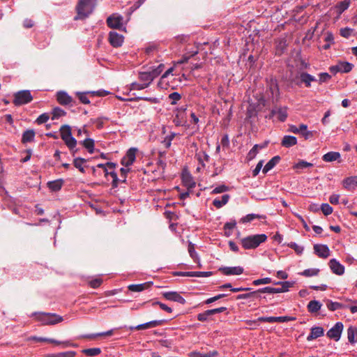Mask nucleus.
<instances>
[{
	"label": "nucleus",
	"mask_w": 357,
	"mask_h": 357,
	"mask_svg": "<svg viewBox=\"0 0 357 357\" xmlns=\"http://www.w3.org/2000/svg\"><path fill=\"white\" fill-rule=\"evenodd\" d=\"M319 269H318V268H308V269L304 270L301 273V275L305 277H312V276L317 275L319 274Z\"/></svg>",
	"instance_id": "51"
},
{
	"label": "nucleus",
	"mask_w": 357,
	"mask_h": 357,
	"mask_svg": "<svg viewBox=\"0 0 357 357\" xmlns=\"http://www.w3.org/2000/svg\"><path fill=\"white\" fill-rule=\"evenodd\" d=\"M313 248L314 253L320 258L326 259L330 255V250L326 245L315 244Z\"/></svg>",
	"instance_id": "13"
},
{
	"label": "nucleus",
	"mask_w": 357,
	"mask_h": 357,
	"mask_svg": "<svg viewBox=\"0 0 357 357\" xmlns=\"http://www.w3.org/2000/svg\"><path fill=\"white\" fill-rule=\"evenodd\" d=\"M300 79L302 83L305 84L306 87H310L311 82L317 81V79L308 74L307 73H302L300 75Z\"/></svg>",
	"instance_id": "27"
},
{
	"label": "nucleus",
	"mask_w": 357,
	"mask_h": 357,
	"mask_svg": "<svg viewBox=\"0 0 357 357\" xmlns=\"http://www.w3.org/2000/svg\"><path fill=\"white\" fill-rule=\"evenodd\" d=\"M181 96L177 92H173L169 95V99L171 100L172 105L176 104L177 101L181 100Z\"/></svg>",
	"instance_id": "58"
},
{
	"label": "nucleus",
	"mask_w": 357,
	"mask_h": 357,
	"mask_svg": "<svg viewBox=\"0 0 357 357\" xmlns=\"http://www.w3.org/2000/svg\"><path fill=\"white\" fill-rule=\"evenodd\" d=\"M163 297L171 301L177 302L181 304H184L185 300L176 291H167L162 294Z\"/></svg>",
	"instance_id": "15"
},
{
	"label": "nucleus",
	"mask_w": 357,
	"mask_h": 357,
	"mask_svg": "<svg viewBox=\"0 0 357 357\" xmlns=\"http://www.w3.org/2000/svg\"><path fill=\"white\" fill-rule=\"evenodd\" d=\"M219 271L225 275H238L243 273V268L241 266L221 267Z\"/></svg>",
	"instance_id": "14"
},
{
	"label": "nucleus",
	"mask_w": 357,
	"mask_h": 357,
	"mask_svg": "<svg viewBox=\"0 0 357 357\" xmlns=\"http://www.w3.org/2000/svg\"><path fill=\"white\" fill-rule=\"evenodd\" d=\"M287 245L293 249L297 255H301L304 250L303 246L298 245L294 242L287 243Z\"/></svg>",
	"instance_id": "53"
},
{
	"label": "nucleus",
	"mask_w": 357,
	"mask_h": 357,
	"mask_svg": "<svg viewBox=\"0 0 357 357\" xmlns=\"http://www.w3.org/2000/svg\"><path fill=\"white\" fill-rule=\"evenodd\" d=\"M354 67V65L347 61L339 62L337 64V70L340 73H349Z\"/></svg>",
	"instance_id": "31"
},
{
	"label": "nucleus",
	"mask_w": 357,
	"mask_h": 357,
	"mask_svg": "<svg viewBox=\"0 0 357 357\" xmlns=\"http://www.w3.org/2000/svg\"><path fill=\"white\" fill-rule=\"evenodd\" d=\"M93 0H79L76 6L77 15L75 20H83L89 17L93 10Z\"/></svg>",
	"instance_id": "3"
},
{
	"label": "nucleus",
	"mask_w": 357,
	"mask_h": 357,
	"mask_svg": "<svg viewBox=\"0 0 357 357\" xmlns=\"http://www.w3.org/2000/svg\"><path fill=\"white\" fill-rule=\"evenodd\" d=\"M112 335H113V330H109L106 332L100 333L97 334L84 335H82V337L91 339L98 336H110Z\"/></svg>",
	"instance_id": "49"
},
{
	"label": "nucleus",
	"mask_w": 357,
	"mask_h": 357,
	"mask_svg": "<svg viewBox=\"0 0 357 357\" xmlns=\"http://www.w3.org/2000/svg\"><path fill=\"white\" fill-rule=\"evenodd\" d=\"M36 132L33 129L26 130L22 135L21 142L22 144L33 142L35 140Z\"/></svg>",
	"instance_id": "20"
},
{
	"label": "nucleus",
	"mask_w": 357,
	"mask_h": 357,
	"mask_svg": "<svg viewBox=\"0 0 357 357\" xmlns=\"http://www.w3.org/2000/svg\"><path fill=\"white\" fill-rule=\"evenodd\" d=\"M344 188L348 190H354L357 188V176H349L342 181Z\"/></svg>",
	"instance_id": "18"
},
{
	"label": "nucleus",
	"mask_w": 357,
	"mask_h": 357,
	"mask_svg": "<svg viewBox=\"0 0 357 357\" xmlns=\"http://www.w3.org/2000/svg\"><path fill=\"white\" fill-rule=\"evenodd\" d=\"M65 144L67 146V147L70 151L73 156L75 155L76 153H77L78 149L76 148L77 142L75 137H73V135H70V137H67V139H62Z\"/></svg>",
	"instance_id": "19"
},
{
	"label": "nucleus",
	"mask_w": 357,
	"mask_h": 357,
	"mask_svg": "<svg viewBox=\"0 0 357 357\" xmlns=\"http://www.w3.org/2000/svg\"><path fill=\"white\" fill-rule=\"evenodd\" d=\"M108 40L113 47H119L123 45L124 37L121 34L112 31L109 33Z\"/></svg>",
	"instance_id": "10"
},
{
	"label": "nucleus",
	"mask_w": 357,
	"mask_h": 357,
	"mask_svg": "<svg viewBox=\"0 0 357 357\" xmlns=\"http://www.w3.org/2000/svg\"><path fill=\"white\" fill-rule=\"evenodd\" d=\"M275 284H280L282 287L280 288H275V293H283L289 291V289L294 285V282L285 281V282H275Z\"/></svg>",
	"instance_id": "30"
},
{
	"label": "nucleus",
	"mask_w": 357,
	"mask_h": 357,
	"mask_svg": "<svg viewBox=\"0 0 357 357\" xmlns=\"http://www.w3.org/2000/svg\"><path fill=\"white\" fill-rule=\"evenodd\" d=\"M343 327L342 322H337L335 326L327 332V336L331 339L338 341L340 339Z\"/></svg>",
	"instance_id": "8"
},
{
	"label": "nucleus",
	"mask_w": 357,
	"mask_h": 357,
	"mask_svg": "<svg viewBox=\"0 0 357 357\" xmlns=\"http://www.w3.org/2000/svg\"><path fill=\"white\" fill-rule=\"evenodd\" d=\"M134 162V147L128 149L127 155L121 159V165L125 167H128Z\"/></svg>",
	"instance_id": "21"
},
{
	"label": "nucleus",
	"mask_w": 357,
	"mask_h": 357,
	"mask_svg": "<svg viewBox=\"0 0 357 357\" xmlns=\"http://www.w3.org/2000/svg\"><path fill=\"white\" fill-rule=\"evenodd\" d=\"M212 316L209 310L204 311L202 313L197 314V319L200 321H206L208 320L209 317Z\"/></svg>",
	"instance_id": "57"
},
{
	"label": "nucleus",
	"mask_w": 357,
	"mask_h": 357,
	"mask_svg": "<svg viewBox=\"0 0 357 357\" xmlns=\"http://www.w3.org/2000/svg\"><path fill=\"white\" fill-rule=\"evenodd\" d=\"M56 100L61 105H73L75 101L66 92L60 91L56 93Z\"/></svg>",
	"instance_id": "11"
},
{
	"label": "nucleus",
	"mask_w": 357,
	"mask_h": 357,
	"mask_svg": "<svg viewBox=\"0 0 357 357\" xmlns=\"http://www.w3.org/2000/svg\"><path fill=\"white\" fill-rule=\"evenodd\" d=\"M321 306L322 305L319 301L313 300L308 303L307 308L309 312L316 313L321 309Z\"/></svg>",
	"instance_id": "33"
},
{
	"label": "nucleus",
	"mask_w": 357,
	"mask_h": 357,
	"mask_svg": "<svg viewBox=\"0 0 357 357\" xmlns=\"http://www.w3.org/2000/svg\"><path fill=\"white\" fill-rule=\"evenodd\" d=\"M297 144L296 137L291 135H285L281 142V145L286 148L291 147Z\"/></svg>",
	"instance_id": "25"
},
{
	"label": "nucleus",
	"mask_w": 357,
	"mask_h": 357,
	"mask_svg": "<svg viewBox=\"0 0 357 357\" xmlns=\"http://www.w3.org/2000/svg\"><path fill=\"white\" fill-rule=\"evenodd\" d=\"M87 93H91L90 92H77L76 95L78 97L79 101L83 104H89L90 100L89 98L87 97Z\"/></svg>",
	"instance_id": "48"
},
{
	"label": "nucleus",
	"mask_w": 357,
	"mask_h": 357,
	"mask_svg": "<svg viewBox=\"0 0 357 357\" xmlns=\"http://www.w3.org/2000/svg\"><path fill=\"white\" fill-rule=\"evenodd\" d=\"M324 41L326 44L323 45L322 48L327 50L331 48V45L335 43V38L332 32L327 31L325 34Z\"/></svg>",
	"instance_id": "28"
},
{
	"label": "nucleus",
	"mask_w": 357,
	"mask_h": 357,
	"mask_svg": "<svg viewBox=\"0 0 357 357\" xmlns=\"http://www.w3.org/2000/svg\"><path fill=\"white\" fill-rule=\"evenodd\" d=\"M348 340L351 344L357 342V328L355 326H350L347 329Z\"/></svg>",
	"instance_id": "32"
},
{
	"label": "nucleus",
	"mask_w": 357,
	"mask_h": 357,
	"mask_svg": "<svg viewBox=\"0 0 357 357\" xmlns=\"http://www.w3.org/2000/svg\"><path fill=\"white\" fill-rule=\"evenodd\" d=\"M321 209L325 215H328L333 213V208L328 204H322Z\"/></svg>",
	"instance_id": "62"
},
{
	"label": "nucleus",
	"mask_w": 357,
	"mask_h": 357,
	"mask_svg": "<svg viewBox=\"0 0 357 357\" xmlns=\"http://www.w3.org/2000/svg\"><path fill=\"white\" fill-rule=\"evenodd\" d=\"M109 175L112 178V186L116 188L118 186L119 179L118 178L117 174L114 171L108 172L107 176Z\"/></svg>",
	"instance_id": "63"
},
{
	"label": "nucleus",
	"mask_w": 357,
	"mask_h": 357,
	"mask_svg": "<svg viewBox=\"0 0 357 357\" xmlns=\"http://www.w3.org/2000/svg\"><path fill=\"white\" fill-rule=\"evenodd\" d=\"M82 353L88 356H96L101 353L100 348H89L82 350Z\"/></svg>",
	"instance_id": "45"
},
{
	"label": "nucleus",
	"mask_w": 357,
	"mask_h": 357,
	"mask_svg": "<svg viewBox=\"0 0 357 357\" xmlns=\"http://www.w3.org/2000/svg\"><path fill=\"white\" fill-rule=\"evenodd\" d=\"M267 240V236L264 234L250 235L241 240L242 247L245 250L257 248L261 243Z\"/></svg>",
	"instance_id": "2"
},
{
	"label": "nucleus",
	"mask_w": 357,
	"mask_h": 357,
	"mask_svg": "<svg viewBox=\"0 0 357 357\" xmlns=\"http://www.w3.org/2000/svg\"><path fill=\"white\" fill-rule=\"evenodd\" d=\"M106 120H107V118L100 117L94 119H91V122L96 124V126L98 129H102L104 127L105 121Z\"/></svg>",
	"instance_id": "50"
},
{
	"label": "nucleus",
	"mask_w": 357,
	"mask_h": 357,
	"mask_svg": "<svg viewBox=\"0 0 357 357\" xmlns=\"http://www.w3.org/2000/svg\"><path fill=\"white\" fill-rule=\"evenodd\" d=\"M176 126H183L186 122L185 108H178L173 120Z\"/></svg>",
	"instance_id": "12"
},
{
	"label": "nucleus",
	"mask_w": 357,
	"mask_h": 357,
	"mask_svg": "<svg viewBox=\"0 0 357 357\" xmlns=\"http://www.w3.org/2000/svg\"><path fill=\"white\" fill-rule=\"evenodd\" d=\"M340 157L341 155L339 152L330 151L324 154L322 157V159L324 161L327 162H331L335 160H338L339 162H340V160H339L340 159Z\"/></svg>",
	"instance_id": "24"
},
{
	"label": "nucleus",
	"mask_w": 357,
	"mask_h": 357,
	"mask_svg": "<svg viewBox=\"0 0 357 357\" xmlns=\"http://www.w3.org/2000/svg\"><path fill=\"white\" fill-rule=\"evenodd\" d=\"M165 321H166L164 319L151 321L142 324L135 326V330H146L148 328H155L159 326H162L164 323H165Z\"/></svg>",
	"instance_id": "17"
},
{
	"label": "nucleus",
	"mask_w": 357,
	"mask_h": 357,
	"mask_svg": "<svg viewBox=\"0 0 357 357\" xmlns=\"http://www.w3.org/2000/svg\"><path fill=\"white\" fill-rule=\"evenodd\" d=\"M153 285L152 282H147L142 284H135V292H139L144 289L150 288Z\"/></svg>",
	"instance_id": "55"
},
{
	"label": "nucleus",
	"mask_w": 357,
	"mask_h": 357,
	"mask_svg": "<svg viewBox=\"0 0 357 357\" xmlns=\"http://www.w3.org/2000/svg\"><path fill=\"white\" fill-rule=\"evenodd\" d=\"M256 295H257V292H255V291H253L246 293V294H238L236 296V299L241 300V299H247V298H256Z\"/></svg>",
	"instance_id": "56"
},
{
	"label": "nucleus",
	"mask_w": 357,
	"mask_h": 357,
	"mask_svg": "<svg viewBox=\"0 0 357 357\" xmlns=\"http://www.w3.org/2000/svg\"><path fill=\"white\" fill-rule=\"evenodd\" d=\"M183 183L188 189L195 188L196 185L195 182L190 175L183 176Z\"/></svg>",
	"instance_id": "46"
},
{
	"label": "nucleus",
	"mask_w": 357,
	"mask_h": 357,
	"mask_svg": "<svg viewBox=\"0 0 357 357\" xmlns=\"http://www.w3.org/2000/svg\"><path fill=\"white\" fill-rule=\"evenodd\" d=\"M63 184V179H56L54 181H49L47 183V187L52 192H58L61 189Z\"/></svg>",
	"instance_id": "26"
},
{
	"label": "nucleus",
	"mask_w": 357,
	"mask_h": 357,
	"mask_svg": "<svg viewBox=\"0 0 357 357\" xmlns=\"http://www.w3.org/2000/svg\"><path fill=\"white\" fill-rule=\"evenodd\" d=\"M326 306L328 309L331 311H335L339 309H342L346 307V306L338 302H333L331 300H327L326 301Z\"/></svg>",
	"instance_id": "36"
},
{
	"label": "nucleus",
	"mask_w": 357,
	"mask_h": 357,
	"mask_svg": "<svg viewBox=\"0 0 357 357\" xmlns=\"http://www.w3.org/2000/svg\"><path fill=\"white\" fill-rule=\"evenodd\" d=\"M329 266L332 272L336 275H342L344 273V266L342 265L335 259H332L329 261Z\"/></svg>",
	"instance_id": "16"
},
{
	"label": "nucleus",
	"mask_w": 357,
	"mask_h": 357,
	"mask_svg": "<svg viewBox=\"0 0 357 357\" xmlns=\"http://www.w3.org/2000/svg\"><path fill=\"white\" fill-rule=\"evenodd\" d=\"M38 319L44 325H54L63 321V317L54 313H40Z\"/></svg>",
	"instance_id": "6"
},
{
	"label": "nucleus",
	"mask_w": 357,
	"mask_h": 357,
	"mask_svg": "<svg viewBox=\"0 0 357 357\" xmlns=\"http://www.w3.org/2000/svg\"><path fill=\"white\" fill-rule=\"evenodd\" d=\"M29 340H34L36 342H45L55 344L57 345L63 344L64 347H77V344L70 343L69 341L60 342V341L56 340L54 339L41 337H37V336H31L29 338Z\"/></svg>",
	"instance_id": "7"
},
{
	"label": "nucleus",
	"mask_w": 357,
	"mask_h": 357,
	"mask_svg": "<svg viewBox=\"0 0 357 357\" xmlns=\"http://www.w3.org/2000/svg\"><path fill=\"white\" fill-rule=\"evenodd\" d=\"M273 114L277 115L279 121L284 122L287 117V112L286 108H279L276 111L272 112Z\"/></svg>",
	"instance_id": "38"
},
{
	"label": "nucleus",
	"mask_w": 357,
	"mask_h": 357,
	"mask_svg": "<svg viewBox=\"0 0 357 357\" xmlns=\"http://www.w3.org/2000/svg\"><path fill=\"white\" fill-rule=\"evenodd\" d=\"M50 119V116L47 113H43L40 114L36 120V122L38 124H43L46 123Z\"/></svg>",
	"instance_id": "61"
},
{
	"label": "nucleus",
	"mask_w": 357,
	"mask_h": 357,
	"mask_svg": "<svg viewBox=\"0 0 357 357\" xmlns=\"http://www.w3.org/2000/svg\"><path fill=\"white\" fill-rule=\"evenodd\" d=\"M230 199L229 195H223L220 198L217 197L213 201V205L216 208H220L223 206L226 205Z\"/></svg>",
	"instance_id": "22"
},
{
	"label": "nucleus",
	"mask_w": 357,
	"mask_h": 357,
	"mask_svg": "<svg viewBox=\"0 0 357 357\" xmlns=\"http://www.w3.org/2000/svg\"><path fill=\"white\" fill-rule=\"evenodd\" d=\"M86 162V160L83 158H75L73 160V165L74 166L79 169V172L82 173H84L85 170L83 167V165Z\"/></svg>",
	"instance_id": "40"
},
{
	"label": "nucleus",
	"mask_w": 357,
	"mask_h": 357,
	"mask_svg": "<svg viewBox=\"0 0 357 357\" xmlns=\"http://www.w3.org/2000/svg\"><path fill=\"white\" fill-rule=\"evenodd\" d=\"M52 114V119L56 120L61 116H65L66 114V112L63 109H61L59 107H56L53 109Z\"/></svg>",
	"instance_id": "42"
},
{
	"label": "nucleus",
	"mask_w": 357,
	"mask_h": 357,
	"mask_svg": "<svg viewBox=\"0 0 357 357\" xmlns=\"http://www.w3.org/2000/svg\"><path fill=\"white\" fill-rule=\"evenodd\" d=\"M33 100V96L29 90H22L14 94L13 103L15 106H20L31 102Z\"/></svg>",
	"instance_id": "4"
},
{
	"label": "nucleus",
	"mask_w": 357,
	"mask_h": 357,
	"mask_svg": "<svg viewBox=\"0 0 357 357\" xmlns=\"http://www.w3.org/2000/svg\"><path fill=\"white\" fill-rule=\"evenodd\" d=\"M218 352L215 350L202 354L198 351H192L190 354V357H216Z\"/></svg>",
	"instance_id": "37"
},
{
	"label": "nucleus",
	"mask_w": 357,
	"mask_h": 357,
	"mask_svg": "<svg viewBox=\"0 0 357 357\" xmlns=\"http://www.w3.org/2000/svg\"><path fill=\"white\" fill-rule=\"evenodd\" d=\"M324 329L319 326L312 327L311 328V332L307 337L308 341L317 339L324 335Z\"/></svg>",
	"instance_id": "23"
},
{
	"label": "nucleus",
	"mask_w": 357,
	"mask_h": 357,
	"mask_svg": "<svg viewBox=\"0 0 357 357\" xmlns=\"http://www.w3.org/2000/svg\"><path fill=\"white\" fill-rule=\"evenodd\" d=\"M350 3L351 0H344L339 2L335 6L337 14L341 15L349 7Z\"/></svg>",
	"instance_id": "35"
},
{
	"label": "nucleus",
	"mask_w": 357,
	"mask_h": 357,
	"mask_svg": "<svg viewBox=\"0 0 357 357\" xmlns=\"http://www.w3.org/2000/svg\"><path fill=\"white\" fill-rule=\"evenodd\" d=\"M256 218L264 219V218H265V216L264 215H258V214H255V213H250V214H248L245 216H244L243 218H241V222L243 223L249 222H251V221H252L253 220H255Z\"/></svg>",
	"instance_id": "43"
},
{
	"label": "nucleus",
	"mask_w": 357,
	"mask_h": 357,
	"mask_svg": "<svg viewBox=\"0 0 357 357\" xmlns=\"http://www.w3.org/2000/svg\"><path fill=\"white\" fill-rule=\"evenodd\" d=\"M107 25L110 29L124 30L123 17L119 13H113L106 20Z\"/></svg>",
	"instance_id": "5"
},
{
	"label": "nucleus",
	"mask_w": 357,
	"mask_h": 357,
	"mask_svg": "<svg viewBox=\"0 0 357 357\" xmlns=\"http://www.w3.org/2000/svg\"><path fill=\"white\" fill-rule=\"evenodd\" d=\"M313 167V164L306 162L305 160H299L296 164L294 165V169H302L305 168L312 167Z\"/></svg>",
	"instance_id": "47"
},
{
	"label": "nucleus",
	"mask_w": 357,
	"mask_h": 357,
	"mask_svg": "<svg viewBox=\"0 0 357 357\" xmlns=\"http://www.w3.org/2000/svg\"><path fill=\"white\" fill-rule=\"evenodd\" d=\"M176 135V134L175 132H171L169 135L165 137V139L162 142L165 148L168 149L170 147L172 141L173 140Z\"/></svg>",
	"instance_id": "54"
},
{
	"label": "nucleus",
	"mask_w": 357,
	"mask_h": 357,
	"mask_svg": "<svg viewBox=\"0 0 357 357\" xmlns=\"http://www.w3.org/2000/svg\"><path fill=\"white\" fill-rule=\"evenodd\" d=\"M158 49V46L157 45L154 44V43H152V44H150L149 45L148 47H146L145 48V53L147 54V55H151L154 52H155Z\"/></svg>",
	"instance_id": "64"
},
{
	"label": "nucleus",
	"mask_w": 357,
	"mask_h": 357,
	"mask_svg": "<svg viewBox=\"0 0 357 357\" xmlns=\"http://www.w3.org/2000/svg\"><path fill=\"white\" fill-rule=\"evenodd\" d=\"M272 282V280L270 278H264L261 279H257L252 282L254 285L258 286L261 284H266Z\"/></svg>",
	"instance_id": "60"
},
{
	"label": "nucleus",
	"mask_w": 357,
	"mask_h": 357,
	"mask_svg": "<svg viewBox=\"0 0 357 357\" xmlns=\"http://www.w3.org/2000/svg\"><path fill=\"white\" fill-rule=\"evenodd\" d=\"M353 33L354 29L349 27L342 28L340 30V36L345 38H349L350 36L353 35Z\"/></svg>",
	"instance_id": "52"
},
{
	"label": "nucleus",
	"mask_w": 357,
	"mask_h": 357,
	"mask_svg": "<svg viewBox=\"0 0 357 357\" xmlns=\"http://www.w3.org/2000/svg\"><path fill=\"white\" fill-rule=\"evenodd\" d=\"M229 190V187L225 185H220L215 187L211 192V194H220L227 192Z\"/></svg>",
	"instance_id": "59"
},
{
	"label": "nucleus",
	"mask_w": 357,
	"mask_h": 357,
	"mask_svg": "<svg viewBox=\"0 0 357 357\" xmlns=\"http://www.w3.org/2000/svg\"><path fill=\"white\" fill-rule=\"evenodd\" d=\"M269 89L273 97L275 96L276 98H278L279 96V87L276 79H271L269 84Z\"/></svg>",
	"instance_id": "39"
},
{
	"label": "nucleus",
	"mask_w": 357,
	"mask_h": 357,
	"mask_svg": "<svg viewBox=\"0 0 357 357\" xmlns=\"http://www.w3.org/2000/svg\"><path fill=\"white\" fill-rule=\"evenodd\" d=\"M296 318L293 317H260L258 318V321L261 322H267V323H283L289 321L295 320Z\"/></svg>",
	"instance_id": "9"
},
{
	"label": "nucleus",
	"mask_w": 357,
	"mask_h": 357,
	"mask_svg": "<svg viewBox=\"0 0 357 357\" xmlns=\"http://www.w3.org/2000/svg\"><path fill=\"white\" fill-rule=\"evenodd\" d=\"M280 160V157L278 155L274 156L264 166L263 169L264 173H267L268 171L272 169Z\"/></svg>",
	"instance_id": "34"
},
{
	"label": "nucleus",
	"mask_w": 357,
	"mask_h": 357,
	"mask_svg": "<svg viewBox=\"0 0 357 357\" xmlns=\"http://www.w3.org/2000/svg\"><path fill=\"white\" fill-rule=\"evenodd\" d=\"M61 138L62 139H67V137L72 135L71 128L68 125H63L60 128Z\"/></svg>",
	"instance_id": "41"
},
{
	"label": "nucleus",
	"mask_w": 357,
	"mask_h": 357,
	"mask_svg": "<svg viewBox=\"0 0 357 357\" xmlns=\"http://www.w3.org/2000/svg\"><path fill=\"white\" fill-rule=\"evenodd\" d=\"M275 287H266L264 288L259 289L255 291L257 292L256 298H260L261 296L260 294L261 293H268V294H275Z\"/></svg>",
	"instance_id": "44"
},
{
	"label": "nucleus",
	"mask_w": 357,
	"mask_h": 357,
	"mask_svg": "<svg viewBox=\"0 0 357 357\" xmlns=\"http://www.w3.org/2000/svg\"><path fill=\"white\" fill-rule=\"evenodd\" d=\"M81 144L89 153H93L94 152L95 147V142L91 138H86L83 141L79 142Z\"/></svg>",
	"instance_id": "29"
},
{
	"label": "nucleus",
	"mask_w": 357,
	"mask_h": 357,
	"mask_svg": "<svg viewBox=\"0 0 357 357\" xmlns=\"http://www.w3.org/2000/svg\"><path fill=\"white\" fill-rule=\"evenodd\" d=\"M149 69V71L139 73V79L143 84L135 83V90H141L148 87L153 80L162 73L165 69V65L160 63L158 66H152Z\"/></svg>",
	"instance_id": "1"
}]
</instances>
